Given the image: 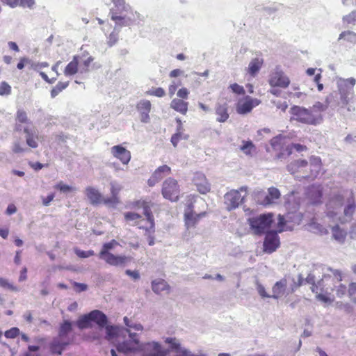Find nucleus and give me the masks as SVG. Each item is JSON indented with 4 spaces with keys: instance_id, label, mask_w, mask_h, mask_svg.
Segmentation results:
<instances>
[{
    "instance_id": "1",
    "label": "nucleus",
    "mask_w": 356,
    "mask_h": 356,
    "mask_svg": "<svg viewBox=\"0 0 356 356\" xmlns=\"http://www.w3.org/2000/svg\"><path fill=\"white\" fill-rule=\"evenodd\" d=\"M355 210L354 194L348 189H340L333 193L326 204L327 216L341 223L351 221Z\"/></svg>"
},
{
    "instance_id": "2",
    "label": "nucleus",
    "mask_w": 356,
    "mask_h": 356,
    "mask_svg": "<svg viewBox=\"0 0 356 356\" xmlns=\"http://www.w3.org/2000/svg\"><path fill=\"white\" fill-rule=\"evenodd\" d=\"M330 274L324 275L316 286L311 288L313 293H316L318 300L325 303L331 304L334 301V296L332 291H334L337 298H341L348 293V288L341 283L343 275L339 270L330 269Z\"/></svg>"
},
{
    "instance_id": "3",
    "label": "nucleus",
    "mask_w": 356,
    "mask_h": 356,
    "mask_svg": "<svg viewBox=\"0 0 356 356\" xmlns=\"http://www.w3.org/2000/svg\"><path fill=\"white\" fill-rule=\"evenodd\" d=\"M105 331L106 339L115 344L118 351L129 353L139 350L141 343L136 332L115 326H106Z\"/></svg>"
},
{
    "instance_id": "4",
    "label": "nucleus",
    "mask_w": 356,
    "mask_h": 356,
    "mask_svg": "<svg viewBox=\"0 0 356 356\" xmlns=\"http://www.w3.org/2000/svg\"><path fill=\"white\" fill-rule=\"evenodd\" d=\"M334 95L330 94L325 98V104L316 102L312 106L306 108L301 106L291 108V114L295 120L309 125H318L322 123L323 116L322 113L332 103Z\"/></svg>"
},
{
    "instance_id": "5",
    "label": "nucleus",
    "mask_w": 356,
    "mask_h": 356,
    "mask_svg": "<svg viewBox=\"0 0 356 356\" xmlns=\"http://www.w3.org/2000/svg\"><path fill=\"white\" fill-rule=\"evenodd\" d=\"M289 172L296 179H314L321 170V159L318 156H311L309 162L304 159L296 160L287 165Z\"/></svg>"
},
{
    "instance_id": "6",
    "label": "nucleus",
    "mask_w": 356,
    "mask_h": 356,
    "mask_svg": "<svg viewBox=\"0 0 356 356\" xmlns=\"http://www.w3.org/2000/svg\"><path fill=\"white\" fill-rule=\"evenodd\" d=\"M303 281L301 275H298L297 279L289 275H285L273 286L271 298L279 299L293 293L296 289L303 284Z\"/></svg>"
},
{
    "instance_id": "7",
    "label": "nucleus",
    "mask_w": 356,
    "mask_h": 356,
    "mask_svg": "<svg viewBox=\"0 0 356 356\" xmlns=\"http://www.w3.org/2000/svg\"><path fill=\"white\" fill-rule=\"evenodd\" d=\"M335 81L339 95L338 105L346 108L349 112L354 111L355 108L350 104L354 97L353 89L356 84V79L353 77L348 79L337 77Z\"/></svg>"
},
{
    "instance_id": "8",
    "label": "nucleus",
    "mask_w": 356,
    "mask_h": 356,
    "mask_svg": "<svg viewBox=\"0 0 356 356\" xmlns=\"http://www.w3.org/2000/svg\"><path fill=\"white\" fill-rule=\"evenodd\" d=\"M16 120L17 122L15 124V130L17 131L23 130L25 134L26 144L32 148H36L38 146V132L31 127L28 120L26 113L23 110H18Z\"/></svg>"
},
{
    "instance_id": "9",
    "label": "nucleus",
    "mask_w": 356,
    "mask_h": 356,
    "mask_svg": "<svg viewBox=\"0 0 356 356\" xmlns=\"http://www.w3.org/2000/svg\"><path fill=\"white\" fill-rule=\"evenodd\" d=\"M72 330V323L65 321L61 325L58 336L53 339L50 343V350L53 354L60 355L65 347L70 343L67 334Z\"/></svg>"
},
{
    "instance_id": "10",
    "label": "nucleus",
    "mask_w": 356,
    "mask_h": 356,
    "mask_svg": "<svg viewBox=\"0 0 356 356\" xmlns=\"http://www.w3.org/2000/svg\"><path fill=\"white\" fill-rule=\"evenodd\" d=\"M118 245L119 243L115 240H112L108 243H104L99 253V259L111 266L124 265L129 261L128 257L121 255H114L109 252Z\"/></svg>"
},
{
    "instance_id": "11",
    "label": "nucleus",
    "mask_w": 356,
    "mask_h": 356,
    "mask_svg": "<svg viewBox=\"0 0 356 356\" xmlns=\"http://www.w3.org/2000/svg\"><path fill=\"white\" fill-rule=\"evenodd\" d=\"M273 221L271 213L262 214L249 219L250 227L257 234L264 233L270 228Z\"/></svg>"
},
{
    "instance_id": "12",
    "label": "nucleus",
    "mask_w": 356,
    "mask_h": 356,
    "mask_svg": "<svg viewBox=\"0 0 356 356\" xmlns=\"http://www.w3.org/2000/svg\"><path fill=\"white\" fill-rule=\"evenodd\" d=\"M248 187L241 186L238 190H231L224 195V203L228 211L236 209L241 203L243 202L245 196H242L241 193H247Z\"/></svg>"
},
{
    "instance_id": "13",
    "label": "nucleus",
    "mask_w": 356,
    "mask_h": 356,
    "mask_svg": "<svg viewBox=\"0 0 356 356\" xmlns=\"http://www.w3.org/2000/svg\"><path fill=\"white\" fill-rule=\"evenodd\" d=\"M139 350L142 356H166L169 354V350L156 341L141 343Z\"/></svg>"
},
{
    "instance_id": "14",
    "label": "nucleus",
    "mask_w": 356,
    "mask_h": 356,
    "mask_svg": "<svg viewBox=\"0 0 356 356\" xmlns=\"http://www.w3.org/2000/svg\"><path fill=\"white\" fill-rule=\"evenodd\" d=\"M179 186L175 179L168 178L163 183L162 195L164 198L176 202L179 199Z\"/></svg>"
},
{
    "instance_id": "15",
    "label": "nucleus",
    "mask_w": 356,
    "mask_h": 356,
    "mask_svg": "<svg viewBox=\"0 0 356 356\" xmlns=\"http://www.w3.org/2000/svg\"><path fill=\"white\" fill-rule=\"evenodd\" d=\"M260 103L261 101L259 99L247 95L238 99L236 105V111L240 115H245L250 113Z\"/></svg>"
},
{
    "instance_id": "16",
    "label": "nucleus",
    "mask_w": 356,
    "mask_h": 356,
    "mask_svg": "<svg viewBox=\"0 0 356 356\" xmlns=\"http://www.w3.org/2000/svg\"><path fill=\"white\" fill-rule=\"evenodd\" d=\"M268 83L272 88H286L289 86V78L281 70L276 68L269 75Z\"/></svg>"
},
{
    "instance_id": "17",
    "label": "nucleus",
    "mask_w": 356,
    "mask_h": 356,
    "mask_svg": "<svg viewBox=\"0 0 356 356\" xmlns=\"http://www.w3.org/2000/svg\"><path fill=\"white\" fill-rule=\"evenodd\" d=\"M143 214L146 216V223L145 229L146 232L148 234L147 236V242L149 245H153L154 244V237L152 234L154 232V218L152 215V212L149 207L147 205V202H143Z\"/></svg>"
},
{
    "instance_id": "18",
    "label": "nucleus",
    "mask_w": 356,
    "mask_h": 356,
    "mask_svg": "<svg viewBox=\"0 0 356 356\" xmlns=\"http://www.w3.org/2000/svg\"><path fill=\"white\" fill-rule=\"evenodd\" d=\"M205 213L202 212L200 213H195L193 211V205L192 203H190L187 205L186 208L184 210V222L186 228L188 229L190 228L195 227L197 222H199L200 218L204 216Z\"/></svg>"
},
{
    "instance_id": "19",
    "label": "nucleus",
    "mask_w": 356,
    "mask_h": 356,
    "mask_svg": "<svg viewBox=\"0 0 356 356\" xmlns=\"http://www.w3.org/2000/svg\"><path fill=\"white\" fill-rule=\"evenodd\" d=\"M280 238L277 232H267L264 241V252L270 254L275 252L280 246Z\"/></svg>"
},
{
    "instance_id": "20",
    "label": "nucleus",
    "mask_w": 356,
    "mask_h": 356,
    "mask_svg": "<svg viewBox=\"0 0 356 356\" xmlns=\"http://www.w3.org/2000/svg\"><path fill=\"white\" fill-rule=\"evenodd\" d=\"M110 151L112 156L118 159L123 165H127L129 163L131 158V152L122 145H114Z\"/></svg>"
},
{
    "instance_id": "21",
    "label": "nucleus",
    "mask_w": 356,
    "mask_h": 356,
    "mask_svg": "<svg viewBox=\"0 0 356 356\" xmlns=\"http://www.w3.org/2000/svg\"><path fill=\"white\" fill-rule=\"evenodd\" d=\"M152 109V104L147 99H141L136 104V110L139 113L140 120L142 123L150 122L149 113Z\"/></svg>"
},
{
    "instance_id": "22",
    "label": "nucleus",
    "mask_w": 356,
    "mask_h": 356,
    "mask_svg": "<svg viewBox=\"0 0 356 356\" xmlns=\"http://www.w3.org/2000/svg\"><path fill=\"white\" fill-rule=\"evenodd\" d=\"M302 220V216L300 213H293V216L290 213H289L286 216V218L285 219L283 216H278V222H277V231L276 232H283L285 230H287L289 229H291V226H287L286 225V222L291 221L293 222L295 224H299Z\"/></svg>"
},
{
    "instance_id": "23",
    "label": "nucleus",
    "mask_w": 356,
    "mask_h": 356,
    "mask_svg": "<svg viewBox=\"0 0 356 356\" xmlns=\"http://www.w3.org/2000/svg\"><path fill=\"white\" fill-rule=\"evenodd\" d=\"M140 17V15L137 12L131 13V16H118L114 14L113 10H111V19L120 25L129 26L134 22L141 20Z\"/></svg>"
},
{
    "instance_id": "24",
    "label": "nucleus",
    "mask_w": 356,
    "mask_h": 356,
    "mask_svg": "<svg viewBox=\"0 0 356 356\" xmlns=\"http://www.w3.org/2000/svg\"><path fill=\"white\" fill-rule=\"evenodd\" d=\"M193 181L197 191L202 194H206L210 191V185L204 174L197 172L193 177Z\"/></svg>"
},
{
    "instance_id": "25",
    "label": "nucleus",
    "mask_w": 356,
    "mask_h": 356,
    "mask_svg": "<svg viewBox=\"0 0 356 356\" xmlns=\"http://www.w3.org/2000/svg\"><path fill=\"white\" fill-rule=\"evenodd\" d=\"M152 289L156 294H168L171 288L165 280L159 278L152 282Z\"/></svg>"
},
{
    "instance_id": "26",
    "label": "nucleus",
    "mask_w": 356,
    "mask_h": 356,
    "mask_svg": "<svg viewBox=\"0 0 356 356\" xmlns=\"http://www.w3.org/2000/svg\"><path fill=\"white\" fill-rule=\"evenodd\" d=\"M164 341L165 343L169 344L170 347L169 348H167L169 350V353L171 351H175L177 353H179L181 356H185L186 353L188 351V349L183 347L179 341L173 337H166L164 339Z\"/></svg>"
},
{
    "instance_id": "27",
    "label": "nucleus",
    "mask_w": 356,
    "mask_h": 356,
    "mask_svg": "<svg viewBox=\"0 0 356 356\" xmlns=\"http://www.w3.org/2000/svg\"><path fill=\"white\" fill-rule=\"evenodd\" d=\"M307 195L312 204H317L321 202L323 188L321 185L312 186L307 189Z\"/></svg>"
},
{
    "instance_id": "28",
    "label": "nucleus",
    "mask_w": 356,
    "mask_h": 356,
    "mask_svg": "<svg viewBox=\"0 0 356 356\" xmlns=\"http://www.w3.org/2000/svg\"><path fill=\"white\" fill-rule=\"evenodd\" d=\"M85 194L92 204H98L103 201L100 192L92 186L87 187L85 190Z\"/></svg>"
},
{
    "instance_id": "29",
    "label": "nucleus",
    "mask_w": 356,
    "mask_h": 356,
    "mask_svg": "<svg viewBox=\"0 0 356 356\" xmlns=\"http://www.w3.org/2000/svg\"><path fill=\"white\" fill-rule=\"evenodd\" d=\"M90 317L92 322H94L98 325L99 330L102 332L104 327L107 323L106 316L99 310H94L90 312Z\"/></svg>"
},
{
    "instance_id": "30",
    "label": "nucleus",
    "mask_w": 356,
    "mask_h": 356,
    "mask_svg": "<svg viewBox=\"0 0 356 356\" xmlns=\"http://www.w3.org/2000/svg\"><path fill=\"white\" fill-rule=\"evenodd\" d=\"M216 120L219 122H225L229 118L228 107L227 104H218L216 106Z\"/></svg>"
},
{
    "instance_id": "31",
    "label": "nucleus",
    "mask_w": 356,
    "mask_h": 356,
    "mask_svg": "<svg viewBox=\"0 0 356 356\" xmlns=\"http://www.w3.org/2000/svg\"><path fill=\"white\" fill-rule=\"evenodd\" d=\"M262 65L263 60L261 58H254L250 62L246 71L250 76L254 77L259 72Z\"/></svg>"
},
{
    "instance_id": "32",
    "label": "nucleus",
    "mask_w": 356,
    "mask_h": 356,
    "mask_svg": "<svg viewBox=\"0 0 356 356\" xmlns=\"http://www.w3.org/2000/svg\"><path fill=\"white\" fill-rule=\"evenodd\" d=\"M79 72L81 74L86 73L89 72L90 70V66L92 61L94 60V58L91 56H88V54L86 55H82L79 56Z\"/></svg>"
},
{
    "instance_id": "33",
    "label": "nucleus",
    "mask_w": 356,
    "mask_h": 356,
    "mask_svg": "<svg viewBox=\"0 0 356 356\" xmlns=\"http://www.w3.org/2000/svg\"><path fill=\"white\" fill-rule=\"evenodd\" d=\"M188 103L187 102H184L183 99L178 98L173 99L170 103V107L172 109L183 115L186 114L188 111Z\"/></svg>"
},
{
    "instance_id": "34",
    "label": "nucleus",
    "mask_w": 356,
    "mask_h": 356,
    "mask_svg": "<svg viewBox=\"0 0 356 356\" xmlns=\"http://www.w3.org/2000/svg\"><path fill=\"white\" fill-rule=\"evenodd\" d=\"M79 56H74L72 60L65 67L64 70V74L65 76H72L79 72Z\"/></svg>"
},
{
    "instance_id": "35",
    "label": "nucleus",
    "mask_w": 356,
    "mask_h": 356,
    "mask_svg": "<svg viewBox=\"0 0 356 356\" xmlns=\"http://www.w3.org/2000/svg\"><path fill=\"white\" fill-rule=\"evenodd\" d=\"M280 197V191L274 187L268 188V194L265 197L262 204L264 205L270 204L275 202Z\"/></svg>"
},
{
    "instance_id": "36",
    "label": "nucleus",
    "mask_w": 356,
    "mask_h": 356,
    "mask_svg": "<svg viewBox=\"0 0 356 356\" xmlns=\"http://www.w3.org/2000/svg\"><path fill=\"white\" fill-rule=\"evenodd\" d=\"M308 226L309 231L314 234L325 235L328 233L327 229L325 227L314 220L312 221Z\"/></svg>"
},
{
    "instance_id": "37",
    "label": "nucleus",
    "mask_w": 356,
    "mask_h": 356,
    "mask_svg": "<svg viewBox=\"0 0 356 356\" xmlns=\"http://www.w3.org/2000/svg\"><path fill=\"white\" fill-rule=\"evenodd\" d=\"M270 145L274 150L282 151L286 145V139L281 136L274 137L270 140Z\"/></svg>"
},
{
    "instance_id": "38",
    "label": "nucleus",
    "mask_w": 356,
    "mask_h": 356,
    "mask_svg": "<svg viewBox=\"0 0 356 356\" xmlns=\"http://www.w3.org/2000/svg\"><path fill=\"white\" fill-rule=\"evenodd\" d=\"M332 237L339 243H343L347 233L345 230L341 229L338 225L334 226L332 229Z\"/></svg>"
},
{
    "instance_id": "39",
    "label": "nucleus",
    "mask_w": 356,
    "mask_h": 356,
    "mask_svg": "<svg viewBox=\"0 0 356 356\" xmlns=\"http://www.w3.org/2000/svg\"><path fill=\"white\" fill-rule=\"evenodd\" d=\"M171 169L167 165L159 167L153 173L154 176L158 181L161 180L165 176L170 175Z\"/></svg>"
},
{
    "instance_id": "40",
    "label": "nucleus",
    "mask_w": 356,
    "mask_h": 356,
    "mask_svg": "<svg viewBox=\"0 0 356 356\" xmlns=\"http://www.w3.org/2000/svg\"><path fill=\"white\" fill-rule=\"evenodd\" d=\"M92 321L90 317V313L81 316L76 321V325L80 329H85L91 326Z\"/></svg>"
},
{
    "instance_id": "41",
    "label": "nucleus",
    "mask_w": 356,
    "mask_h": 356,
    "mask_svg": "<svg viewBox=\"0 0 356 356\" xmlns=\"http://www.w3.org/2000/svg\"><path fill=\"white\" fill-rule=\"evenodd\" d=\"M343 39L346 42L355 44L356 43V33L350 31H343L339 36V40Z\"/></svg>"
},
{
    "instance_id": "42",
    "label": "nucleus",
    "mask_w": 356,
    "mask_h": 356,
    "mask_svg": "<svg viewBox=\"0 0 356 356\" xmlns=\"http://www.w3.org/2000/svg\"><path fill=\"white\" fill-rule=\"evenodd\" d=\"M69 82H58L56 86L51 90V96L54 98L57 96L63 90L65 89L68 86Z\"/></svg>"
},
{
    "instance_id": "43",
    "label": "nucleus",
    "mask_w": 356,
    "mask_h": 356,
    "mask_svg": "<svg viewBox=\"0 0 356 356\" xmlns=\"http://www.w3.org/2000/svg\"><path fill=\"white\" fill-rule=\"evenodd\" d=\"M124 218L127 221L132 222V225H138L141 218L140 215L135 212H127L124 213Z\"/></svg>"
},
{
    "instance_id": "44",
    "label": "nucleus",
    "mask_w": 356,
    "mask_h": 356,
    "mask_svg": "<svg viewBox=\"0 0 356 356\" xmlns=\"http://www.w3.org/2000/svg\"><path fill=\"white\" fill-rule=\"evenodd\" d=\"M26 149L24 148V143L20 139H16L12 145V151L15 154H19L24 152Z\"/></svg>"
},
{
    "instance_id": "45",
    "label": "nucleus",
    "mask_w": 356,
    "mask_h": 356,
    "mask_svg": "<svg viewBox=\"0 0 356 356\" xmlns=\"http://www.w3.org/2000/svg\"><path fill=\"white\" fill-rule=\"evenodd\" d=\"M241 149L247 155H252L256 151V147L254 144L250 142H244L243 145L241 147Z\"/></svg>"
},
{
    "instance_id": "46",
    "label": "nucleus",
    "mask_w": 356,
    "mask_h": 356,
    "mask_svg": "<svg viewBox=\"0 0 356 356\" xmlns=\"http://www.w3.org/2000/svg\"><path fill=\"white\" fill-rule=\"evenodd\" d=\"M146 95H152L157 97H163L165 95V91L162 88H153L149 90H147L146 92Z\"/></svg>"
},
{
    "instance_id": "47",
    "label": "nucleus",
    "mask_w": 356,
    "mask_h": 356,
    "mask_svg": "<svg viewBox=\"0 0 356 356\" xmlns=\"http://www.w3.org/2000/svg\"><path fill=\"white\" fill-rule=\"evenodd\" d=\"M348 295L350 300L356 304V282H351L348 286Z\"/></svg>"
},
{
    "instance_id": "48",
    "label": "nucleus",
    "mask_w": 356,
    "mask_h": 356,
    "mask_svg": "<svg viewBox=\"0 0 356 356\" xmlns=\"http://www.w3.org/2000/svg\"><path fill=\"white\" fill-rule=\"evenodd\" d=\"M0 286L8 289L12 291L17 292L19 291V289L16 286L10 283L8 280L1 277H0Z\"/></svg>"
},
{
    "instance_id": "49",
    "label": "nucleus",
    "mask_w": 356,
    "mask_h": 356,
    "mask_svg": "<svg viewBox=\"0 0 356 356\" xmlns=\"http://www.w3.org/2000/svg\"><path fill=\"white\" fill-rule=\"evenodd\" d=\"M113 3L116 10L120 12L127 11L129 9V6L125 3L124 0H113Z\"/></svg>"
},
{
    "instance_id": "50",
    "label": "nucleus",
    "mask_w": 356,
    "mask_h": 356,
    "mask_svg": "<svg viewBox=\"0 0 356 356\" xmlns=\"http://www.w3.org/2000/svg\"><path fill=\"white\" fill-rule=\"evenodd\" d=\"M54 188L64 193H70L75 190L73 187H72L69 185L65 184L62 181H60V182L58 183L56 185H55Z\"/></svg>"
},
{
    "instance_id": "51",
    "label": "nucleus",
    "mask_w": 356,
    "mask_h": 356,
    "mask_svg": "<svg viewBox=\"0 0 356 356\" xmlns=\"http://www.w3.org/2000/svg\"><path fill=\"white\" fill-rule=\"evenodd\" d=\"M343 22L347 24H355L356 22V10L343 17Z\"/></svg>"
},
{
    "instance_id": "52",
    "label": "nucleus",
    "mask_w": 356,
    "mask_h": 356,
    "mask_svg": "<svg viewBox=\"0 0 356 356\" xmlns=\"http://www.w3.org/2000/svg\"><path fill=\"white\" fill-rule=\"evenodd\" d=\"M256 289L258 293L262 298H271V294L268 293L266 291L265 287L259 282H256Z\"/></svg>"
},
{
    "instance_id": "53",
    "label": "nucleus",
    "mask_w": 356,
    "mask_h": 356,
    "mask_svg": "<svg viewBox=\"0 0 356 356\" xmlns=\"http://www.w3.org/2000/svg\"><path fill=\"white\" fill-rule=\"evenodd\" d=\"M11 92V87L6 82L0 83V95H8Z\"/></svg>"
},
{
    "instance_id": "54",
    "label": "nucleus",
    "mask_w": 356,
    "mask_h": 356,
    "mask_svg": "<svg viewBox=\"0 0 356 356\" xmlns=\"http://www.w3.org/2000/svg\"><path fill=\"white\" fill-rule=\"evenodd\" d=\"M76 254L80 258H88L90 256L94 255L95 252L93 250L83 251L79 249H74Z\"/></svg>"
},
{
    "instance_id": "55",
    "label": "nucleus",
    "mask_w": 356,
    "mask_h": 356,
    "mask_svg": "<svg viewBox=\"0 0 356 356\" xmlns=\"http://www.w3.org/2000/svg\"><path fill=\"white\" fill-rule=\"evenodd\" d=\"M111 193L112 195L118 196L119 192L122 189V186L116 181H111Z\"/></svg>"
},
{
    "instance_id": "56",
    "label": "nucleus",
    "mask_w": 356,
    "mask_h": 356,
    "mask_svg": "<svg viewBox=\"0 0 356 356\" xmlns=\"http://www.w3.org/2000/svg\"><path fill=\"white\" fill-rule=\"evenodd\" d=\"M19 334V330L17 327H12L5 332V337L8 339H14Z\"/></svg>"
},
{
    "instance_id": "57",
    "label": "nucleus",
    "mask_w": 356,
    "mask_h": 356,
    "mask_svg": "<svg viewBox=\"0 0 356 356\" xmlns=\"http://www.w3.org/2000/svg\"><path fill=\"white\" fill-rule=\"evenodd\" d=\"M22 8L33 9L35 6V0H19V5Z\"/></svg>"
},
{
    "instance_id": "58",
    "label": "nucleus",
    "mask_w": 356,
    "mask_h": 356,
    "mask_svg": "<svg viewBox=\"0 0 356 356\" xmlns=\"http://www.w3.org/2000/svg\"><path fill=\"white\" fill-rule=\"evenodd\" d=\"M292 149H296L297 152H302L307 149L306 146L300 145V144H291L290 147H286V150L289 151L288 154L291 153Z\"/></svg>"
},
{
    "instance_id": "59",
    "label": "nucleus",
    "mask_w": 356,
    "mask_h": 356,
    "mask_svg": "<svg viewBox=\"0 0 356 356\" xmlns=\"http://www.w3.org/2000/svg\"><path fill=\"white\" fill-rule=\"evenodd\" d=\"M181 84V81H179L178 83H176L175 81H172V83H170V85L168 87V94L170 97H172L175 95V93L177 89V87L179 86H180Z\"/></svg>"
},
{
    "instance_id": "60",
    "label": "nucleus",
    "mask_w": 356,
    "mask_h": 356,
    "mask_svg": "<svg viewBox=\"0 0 356 356\" xmlns=\"http://www.w3.org/2000/svg\"><path fill=\"white\" fill-rule=\"evenodd\" d=\"M229 88L232 90L233 92L238 95H242L245 93V90L243 87L237 83H233L230 85Z\"/></svg>"
},
{
    "instance_id": "61",
    "label": "nucleus",
    "mask_w": 356,
    "mask_h": 356,
    "mask_svg": "<svg viewBox=\"0 0 356 356\" xmlns=\"http://www.w3.org/2000/svg\"><path fill=\"white\" fill-rule=\"evenodd\" d=\"M188 94L189 91L186 88H181L177 92V95L179 97L178 99H187Z\"/></svg>"
},
{
    "instance_id": "62",
    "label": "nucleus",
    "mask_w": 356,
    "mask_h": 356,
    "mask_svg": "<svg viewBox=\"0 0 356 356\" xmlns=\"http://www.w3.org/2000/svg\"><path fill=\"white\" fill-rule=\"evenodd\" d=\"M122 328L124 329L123 327ZM128 329H129L131 332L132 330L143 331L144 327L141 323L132 321Z\"/></svg>"
},
{
    "instance_id": "63",
    "label": "nucleus",
    "mask_w": 356,
    "mask_h": 356,
    "mask_svg": "<svg viewBox=\"0 0 356 356\" xmlns=\"http://www.w3.org/2000/svg\"><path fill=\"white\" fill-rule=\"evenodd\" d=\"M102 202L106 204L114 206L119 202V200L118 196L112 195L111 198L104 199Z\"/></svg>"
},
{
    "instance_id": "64",
    "label": "nucleus",
    "mask_w": 356,
    "mask_h": 356,
    "mask_svg": "<svg viewBox=\"0 0 356 356\" xmlns=\"http://www.w3.org/2000/svg\"><path fill=\"white\" fill-rule=\"evenodd\" d=\"M54 197H55L54 193H51L45 197H42V204L44 206H49L51 202L53 201Z\"/></svg>"
}]
</instances>
